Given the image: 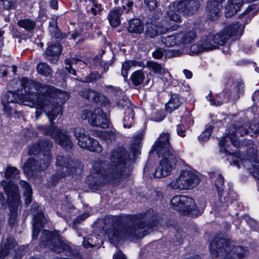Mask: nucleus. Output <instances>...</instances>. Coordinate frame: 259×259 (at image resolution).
Here are the masks:
<instances>
[{"label":"nucleus","instance_id":"f257e3e1","mask_svg":"<svg viewBox=\"0 0 259 259\" xmlns=\"http://www.w3.org/2000/svg\"><path fill=\"white\" fill-rule=\"evenodd\" d=\"M127 156L123 148L118 147L111 153L109 165L103 160L102 157L93 161L92 168L88 177L90 184L98 186L106 182L114 183V181L122 178L126 173Z\"/></svg>","mask_w":259,"mask_h":259},{"label":"nucleus","instance_id":"f03ea898","mask_svg":"<svg viewBox=\"0 0 259 259\" xmlns=\"http://www.w3.org/2000/svg\"><path fill=\"white\" fill-rule=\"evenodd\" d=\"M133 216L130 218L126 223L118 226L119 221L114 217H109L103 220V230L108 235L110 240L118 242L123 239L133 240L142 238L152 228V225L145 221L147 217L144 215Z\"/></svg>","mask_w":259,"mask_h":259},{"label":"nucleus","instance_id":"7ed1b4c3","mask_svg":"<svg viewBox=\"0 0 259 259\" xmlns=\"http://www.w3.org/2000/svg\"><path fill=\"white\" fill-rule=\"evenodd\" d=\"M30 86L34 91L36 90V97L42 102L41 105H36V119L41 115L42 111L45 112L51 122L62 114L61 105L69 98L66 92L36 81L30 83Z\"/></svg>","mask_w":259,"mask_h":259},{"label":"nucleus","instance_id":"20e7f679","mask_svg":"<svg viewBox=\"0 0 259 259\" xmlns=\"http://www.w3.org/2000/svg\"><path fill=\"white\" fill-rule=\"evenodd\" d=\"M40 243L41 245L45 247H48L55 253L64 252L66 255L70 257H81V254L78 249L68 245L64 241V238L57 231L43 230L40 238Z\"/></svg>","mask_w":259,"mask_h":259},{"label":"nucleus","instance_id":"39448f33","mask_svg":"<svg viewBox=\"0 0 259 259\" xmlns=\"http://www.w3.org/2000/svg\"><path fill=\"white\" fill-rule=\"evenodd\" d=\"M20 83L24 90V94L18 93L16 92H9L2 99V102L7 103L19 104L23 103L25 102H29V104H25V105L35 107L36 109V105H41L42 102L38 100L36 97V90L33 89L30 86V84L35 83V81L29 79L26 77L22 78L20 80Z\"/></svg>","mask_w":259,"mask_h":259},{"label":"nucleus","instance_id":"423d86ee","mask_svg":"<svg viewBox=\"0 0 259 259\" xmlns=\"http://www.w3.org/2000/svg\"><path fill=\"white\" fill-rule=\"evenodd\" d=\"M1 186L5 190L7 195V199L6 200L5 196L2 193L0 194V202L5 208L8 205L9 208V218L8 224L10 227H13L17 222L18 209L20 206V200L18 190L16 187L12 186V191H10L8 187L9 183L6 181L1 182Z\"/></svg>","mask_w":259,"mask_h":259},{"label":"nucleus","instance_id":"0eeeda50","mask_svg":"<svg viewBox=\"0 0 259 259\" xmlns=\"http://www.w3.org/2000/svg\"><path fill=\"white\" fill-rule=\"evenodd\" d=\"M258 132V127H257V123H249L246 125L245 127L243 125L240 123L234 124L232 126L230 127L229 129L228 133L225 137H224L221 140V144L223 145L221 148V150L229 152L230 153L229 147H224L225 145V142H228V139H229L230 142L232 144V146L236 148L237 143H241L238 141V136H243L244 135H249L250 137H256ZM234 151V149L232 150ZM231 153L233 152H231Z\"/></svg>","mask_w":259,"mask_h":259},{"label":"nucleus","instance_id":"6e6552de","mask_svg":"<svg viewBox=\"0 0 259 259\" xmlns=\"http://www.w3.org/2000/svg\"><path fill=\"white\" fill-rule=\"evenodd\" d=\"M53 121H50V125H37L36 128L41 133L52 137L63 148L67 150H71L73 144L68 132L54 125Z\"/></svg>","mask_w":259,"mask_h":259},{"label":"nucleus","instance_id":"1a4fd4ad","mask_svg":"<svg viewBox=\"0 0 259 259\" xmlns=\"http://www.w3.org/2000/svg\"><path fill=\"white\" fill-rule=\"evenodd\" d=\"M199 6L197 0H181L170 4L165 15L170 20L178 22L180 21L181 17L177 13V11L191 15L197 12Z\"/></svg>","mask_w":259,"mask_h":259},{"label":"nucleus","instance_id":"9d476101","mask_svg":"<svg viewBox=\"0 0 259 259\" xmlns=\"http://www.w3.org/2000/svg\"><path fill=\"white\" fill-rule=\"evenodd\" d=\"M228 142H225V145L224 147H229V149H228L230 152H233V149H234L233 153H231L229 152H226L224 150H221V148L223 147V145L221 144V141L219 143L220 152L225 153L227 154L231 155H235V158H233L232 162L233 164L237 166L238 168L240 167V164L237 158L239 157L240 161L241 162L243 165L242 161L244 160H247L248 158L253 159V155L255 154L256 151L255 149L253 147V145L251 143L250 141H249L248 145H245L244 142L241 143H237V146L236 148L233 147L232 146L231 143L230 142L229 139H228Z\"/></svg>","mask_w":259,"mask_h":259},{"label":"nucleus","instance_id":"9b49d317","mask_svg":"<svg viewBox=\"0 0 259 259\" xmlns=\"http://www.w3.org/2000/svg\"><path fill=\"white\" fill-rule=\"evenodd\" d=\"M171 207L175 210L183 213H187L192 216L196 217L202 213L204 205L198 208L194 203L192 198L185 196H174L171 200Z\"/></svg>","mask_w":259,"mask_h":259},{"label":"nucleus","instance_id":"f8f14e48","mask_svg":"<svg viewBox=\"0 0 259 259\" xmlns=\"http://www.w3.org/2000/svg\"><path fill=\"white\" fill-rule=\"evenodd\" d=\"M227 87L219 95L221 100L217 101L212 97H210L209 101L211 105L221 106L223 103L229 101L235 102L243 93L244 84L241 80L232 82V84L226 85Z\"/></svg>","mask_w":259,"mask_h":259},{"label":"nucleus","instance_id":"ddd939ff","mask_svg":"<svg viewBox=\"0 0 259 259\" xmlns=\"http://www.w3.org/2000/svg\"><path fill=\"white\" fill-rule=\"evenodd\" d=\"M199 183L198 176L191 171H182L176 179L171 181L168 185V187L174 190L191 189L196 187Z\"/></svg>","mask_w":259,"mask_h":259},{"label":"nucleus","instance_id":"4468645a","mask_svg":"<svg viewBox=\"0 0 259 259\" xmlns=\"http://www.w3.org/2000/svg\"><path fill=\"white\" fill-rule=\"evenodd\" d=\"M81 118L87 120L93 126L105 128L109 125L108 118L100 108H96L93 110H84L81 113Z\"/></svg>","mask_w":259,"mask_h":259},{"label":"nucleus","instance_id":"2eb2a0df","mask_svg":"<svg viewBox=\"0 0 259 259\" xmlns=\"http://www.w3.org/2000/svg\"><path fill=\"white\" fill-rule=\"evenodd\" d=\"M158 156L161 158V159L155 170L154 176L158 178L166 177L170 174L179 158L177 153H165L163 155H158Z\"/></svg>","mask_w":259,"mask_h":259},{"label":"nucleus","instance_id":"dca6fc26","mask_svg":"<svg viewBox=\"0 0 259 259\" xmlns=\"http://www.w3.org/2000/svg\"><path fill=\"white\" fill-rule=\"evenodd\" d=\"M244 26L238 23H233L226 27L215 35L213 34V42L216 45H224L233 36H240L242 35Z\"/></svg>","mask_w":259,"mask_h":259},{"label":"nucleus","instance_id":"f3484780","mask_svg":"<svg viewBox=\"0 0 259 259\" xmlns=\"http://www.w3.org/2000/svg\"><path fill=\"white\" fill-rule=\"evenodd\" d=\"M209 248L212 258H217L220 254L225 255L230 253V240L225 237L222 234L218 235L210 243Z\"/></svg>","mask_w":259,"mask_h":259},{"label":"nucleus","instance_id":"a211bd4d","mask_svg":"<svg viewBox=\"0 0 259 259\" xmlns=\"http://www.w3.org/2000/svg\"><path fill=\"white\" fill-rule=\"evenodd\" d=\"M18 244L15 239L11 236L8 237L3 240L0 246V259H4L10 254H16V257L21 258L22 255L25 253V247L21 246L17 250Z\"/></svg>","mask_w":259,"mask_h":259},{"label":"nucleus","instance_id":"6ab92c4d","mask_svg":"<svg viewBox=\"0 0 259 259\" xmlns=\"http://www.w3.org/2000/svg\"><path fill=\"white\" fill-rule=\"evenodd\" d=\"M169 137L168 133H162L152 146L151 151H156L157 155L176 153L170 146Z\"/></svg>","mask_w":259,"mask_h":259},{"label":"nucleus","instance_id":"aec40b11","mask_svg":"<svg viewBox=\"0 0 259 259\" xmlns=\"http://www.w3.org/2000/svg\"><path fill=\"white\" fill-rule=\"evenodd\" d=\"M216 49L213 38V33H209L201 37L197 44L191 46L190 50L192 54H198L203 52L213 50Z\"/></svg>","mask_w":259,"mask_h":259},{"label":"nucleus","instance_id":"412c9836","mask_svg":"<svg viewBox=\"0 0 259 259\" xmlns=\"http://www.w3.org/2000/svg\"><path fill=\"white\" fill-rule=\"evenodd\" d=\"M37 204H33L32 205L31 212L33 214V231L32 238L36 239L40 231V227H43L48 222L47 219L45 217L41 210L38 209Z\"/></svg>","mask_w":259,"mask_h":259},{"label":"nucleus","instance_id":"4be33fe9","mask_svg":"<svg viewBox=\"0 0 259 259\" xmlns=\"http://www.w3.org/2000/svg\"><path fill=\"white\" fill-rule=\"evenodd\" d=\"M56 165L58 172H61L62 177H66L73 173L75 170V164L68 157L58 155L56 157Z\"/></svg>","mask_w":259,"mask_h":259},{"label":"nucleus","instance_id":"5701e85b","mask_svg":"<svg viewBox=\"0 0 259 259\" xmlns=\"http://www.w3.org/2000/svg\"><path fill=\"white\" fill-rule=\"evenodd\" d=\"M125 5L126 6L123 5L122 8H116L109 12L108 19L112 27H117L120 24V16L123 13V10L126 9V7L127 8L126 12H131L132 7L134 5L133 2L128 1Z\"/></svg>","mask_w":259,"mask_h":259},{"label":"nucleus","instance_id":"b1692460","mask_svg":"<svg viewBox=\"0 0 259 259\" xmlns=\"http://www.w3.org/2000/svg\"><path fill=\"white\" fill-rule=\"evenodd\" d=\"M243 166L249 170L252 176L259 181V156L256 151L253 159L248 158L242 161Z\"/></svg>","mask_w":259,"mask_h":259},{"label":"nucleus","instance_id":"393cba45","mask_svg":"<svg viewBox=\"0 0 259 259\" xmlns=\"http://www.w3.org/2000/svg\"><path fill=\"white\" fill-rule=\"evenodd\" d=\"M225 0H209L207 3L206 11L208 17L214 21L219 17L221 4Z\"/></svg>","mask_w":259,"mask_h":259},{"label":"nucleus","instance_id":"a878e982","mask_svg":"<svg viewBox=\"0 0 259 259\" xmlns=\"http://www.w3.org/2000/svg\"><path fill=\"white\" fill-rule=\"evenodd\" d=\"M168 30V27L163 26L160 23L155 22L147 25L145 34L150 38H154L157 35L166 33Z\"/></svg>","mask_w":259,"mask_h":259},{"label":"nucleus","instance_id":"bb28decb","mask_svg":"<svg viewBox=\"0 0 259 259\" xmlns=\"http://www.w3.org/2000/svg\"><path fill=\"white\" fill-rule=\"evenodd\" d=\"M62 51V47L59 44L49 45L45 54V58L52 63H56Z\"/></svg>","mask_w":259,"mask_h":259},{"label":"nucleus","instance_id":"cd10ccee","mask_svg":"<svg viewBox=\"0 0 259 259\" xmlns=\"http://www.w3.org/2000/svg\"><path fill=\"white\" fill-rule=\"evenodd\" d=\"M5 177L6 180H3L1 183L3 181H6L9 183L10 186L8 188L11 191L13 189L12 186L13 187H16L19 190L18 187L13 182V180H18L20 177L19 170L16 167L10 165L8 166L5 171Z\"/></svg>","mask_w":259,"mask_h":259},{"label":"nucleus","instance_id":"c85d7f7f","mask_svg":"<svg viewBox=\"0 0 259 259\" xmlns=\"http://www.w3.org/2000/svg\"><path fill=\"white\" fill-rule=\"evenodd\" d=\"M216 177L214 184L220 197V200L217 203V206L220 208H224L228 205V204L223 203L222 198L221 196L224 189V179L223 176L221 174H217Z\"/></svg>","mask_w":259,"mask_h":259},{"label":"nucleus","instance_id":"c756f323","mask_svg":"<svg viewBox=\"0 0 259 259\" xmlns=\"http://www.w3.org/2000/svg\"><path fill=\"white\" fill-rule=\"evenodd\" d=\"M84 5L88 13H91L94 15L99 14L102 10L101 4L97 0H84Z\"/></svg>","mask_w":259,"mask_h":259},{"label":"nucleus","instance_id":"7c9ffc66","mask_svg":"<svg viewBox=\"0 0 259 259\" xmlns=\"http://www.w3.org/2000/svg\"><path fill=\"white\" fill-rule=\"evenodd\" d=\"M196 32L193 29L178 33V39L180 45L190 44L196 38Z\"/></svg>","mask_w":259,"mask_h":259},{"label":"nucleus","instance_id":"2f4dec72","mask_svg":"<svg viewBox=\"0 0 259 259\" xmlns=\"http://www.w3.org/2000/svg\"><path fill=\"white\" fill-rule=\"evenodd\" d=\"M228 6L227 8L228 12L226 13V17H230L235 14L240 9L242 5L243 4V0H228Z\"/></svg>","mask_w":259,"mask_h":259},{"label":"nucleus","instance_id":"473e14b6","mask_svg":"<svg viewBox=\"0 0 259 259\" xmlns=\"http://www.w3.org/2000/svg\"><path fill=\"white\" fill-rule=\"evenodd\" d=\"M20 185L23 190V194L25 197V204H29L32 201V190L30 185L26 181H21Z\"/></svg>","mask_w":259,"mask_h":259},{"label":"nucleus","instance_id":"72a5a7b5","mask_svg":"<svg viewBox=\"0 0 259 259\" xmlns=\"http://www.w3.org/2000/svg\"><path fill=\"white\" fill-rule=\"evenodd\" d=\"M160 40L163 45H164L167 47L180 45L179 41L178 39V33H175L165 36H161L160 37Z\"/></svg>","mask_w":259,"mask_h":259},{"label":"nucleus","instance_id":"f704fd0d","mask_svg":"<svg viewBox=\"0 0 259 259\" xmlns=\"http://www.w3.org/2000/svg\"><path fill=\"white\" fill-rule=\"evenodd\" d=\"M39 168L35 160L32 158L28 159L23 165L24 173L28 175H32L34 170H38Z\"/></svg>","mask_w":259,"mask_h":259},{"label":"nucleus","instance_id":"c9c22d12","mask_svg":"<svg viewBox=\"0 0 259 259\" xmlns=\"http://www.w3.org/2000/svg\"><path fill=\"white\" fill-rule=\"evenodd\" d=\"M144 30L143 22L139 19H133L130 21L128 31L131 33H141Z\"/></svg>","mask_w":259,"mask_h":259},{"label":"nucleus","instance_id":"e433bc0d","mask_svg":"<svg viewBox=\"0 0 259 259\" xmlns=\"http://www.w3.org/2000/svg\"><path fill=\"white\" fill-rule=\"evenodd\" d=\"M181 101L178 96L172 95L169 102L165 105L167 112L171 113L173 110L177 109L181 105Z\"/></svg>","mask_w":259,"mask_h":259},{"label":"nucleus","instance_id":"4c0bfd02","mask_svg":"<svg viewBox=\"0 0 259 259\" xmlns=\"http://www.w3.org/2000/svg\"><path fill=\"white\" fill-rule=\"evenodd\" d=\"M134 111L132 107L127 108L124 112V117L123 120L124 127H131L133 123L134 117Z\"/></svg>","mask_w":259,"mask_h":259},{"label":"nucleus","instance_id":"58836bf2","mask_svg":"<svg viewBox=\"0 0 259 259\" xmlns=\"http://www.w3.org/2000/svg\"><path fill=\"white\" fill-rule=\"evenodd\" d=\"M146 66L156 74H163L166 71L163 65L153 61H147Z\"/></svg>","mask_w":259,"mask_h":259},{"label":"nucleus","instance_id":"ea45409f","mask_svg":"<svg viewBox=\"0 0 259 259\" xmlns=\"http://www.w3.org/2000/svg\"><path fill=\"white\" fill-rule=\"evenodd\" d=\"M145 79V75L143 71L138 70L135 71L131 76V80L135 85L141 84Z\"/></svg>","mask_w":259,"mask_h":259},{"label":"nucleus","instance_id":"a19ab883","mask_svg":"<svg viewBox=\"0 0 259 259\" xmlns=\"http://www.w3.org/2000/svg\"><path fill=\"white\" fill-rule=\"evenodd\" d=\"M49 30L52 37L60 39L63 37L62 34L57 26V21L55 20H52L50 22Z\"/></svg>","mask_w":259,"mask_h":259},{"label":"nucleus","instance_id":"79ce46f5","mask_svg":"<svg viewBox=\"0 0 259 259\" xmlns=\"http://www.w3.org/2000/svg\"><path fill=\"white\" fill-rule=\"evenodd\" d=\"M38 73L45 76H49L52 74V69L51 67L46 63H40L37 66Z\"/></svg>","mask_w":259,"mask_h":259},{"label":"nucleus","instance_id":"37998d69","mask_svg":"<svg viewBox=\"0 0 259 259\" xmlns=\"http://www.w3.org/2000/svg\"><path fill=\"white\" fill-rule=\"evenodd\" d=\"M18 25L27 31H31L35 27V23L28 19L20 20L18 22Z\"/></svg>","mask_w":259,"mask_h":259},{"label":"nucleus","instance_id":"c03bdc74","mask_svg":"<svg viewBox=\"0 0 259 259\" xmlns=\"http://www.w3.org/2000/svg\"><path fill=\"white\" fill-rule=\"evenodd\" d=\"M139 63L137 61L133 60H128L125 61L122 64L121 69L122 75L124 77H126L127 76V71L132 67L136 66L138 65Z\"/></svg>","mask_w":259,"mask_h":259},{"label":"nucleus","instance_id":"a18cd8bd","mask_svg":"<svg viewBox=\"0 0 259 259\" xmlns=\"http://www.w3.org/2000/svg\"><path fill=\"white\" fill-rule=\"evenodd\" d=\"M43 156V158L40 159L38 164L39 170H44L48 167L52 159L51 156L49 152L47 154H44Z\"/></svg>","mask_w":259,"mask_h":259},{"label":"nucleus","instance_id":"49530a36","mask_svg":"<svg viewBox=\"0 0 259 259\" xmlns=\"http://www.w3.org/2000/svg\"><path fill=\"white\" fill-rule=\"evenodd\" d=\"M231 252L232 253V255L234 254L235 255L234 256H233V257L236 256L238 258H241L246 256V255L248 253V251L244 249L242 246H237L233 247L231 250Z\"/></svg>","mask_w":259,"mask_h":259},{"label":"nucleus","instance_id":"de8ad7c7","mask_svg":"<svg viewBox=\"0 0 259 259\" xmlns=\"http://www.w3.org/2000/svg\"><path fill=\"white\" fill-rule=\"evenodd\" d=\"M143 133L142 132H138L137 133L134 137V141L131 145V148L133 150H134L135 153L138 152V150L140 147L141 142L143 138Z\"/></svg>","mask_w":259,"mask_h":259},{"label":"nucleus","instance_id":"09e8293b","mask_svg":"<svg viewBox=\"0 0 259 259\" xmlns=\"http://www.w3.org/2000/svg\"><path fill=\"white\" fill-rule=\"evenodd\" d=\"M90 143L88 150L91 152H94L98 153H100L102 152V147L99 144V143L97 140L91 138V142Z\"/></svg>","mask_w":259,"mask_h":259},{"label":"nucleus","instance_id":"8fccbe9b","mask_svg":"<svg viewBox=\"0 0 259 259\" xmlns=\"http://www.w3.org/2000/svg\"><path fill=\"white\" fill-rule=\"evenodd\" d=\"M117 134L115 130H110L102 132L101 137L106 141H112L116 139Z\"/></svg>","mask_w":259,"mask_h":259},{"label":"nucleus","instance_id":"3c124183","mask_svg":"<svg viewBox=\"0 0 259 259\" xmlns=\"http://www.w3.org/2000/svg\"><path fill=\"white\" fill-rule=\"evenodd\" d=\"M64 177L61 176V172H58L57 170L56 172L52 175L48 180V185L49 187L55 186L58 183L61 178H64Z\"/></svg>","mask_w":259,"mask_h":259},{"label":"nucleus","instance_id":"603ef678","mask_svg":"<svg viewBox=\"0 0 259 259\" xmlns=\"http://www.w3.org/2000/svg\"><path fill=\"white\" fill-rule=\"evenodd\" d=\"M71 131L74 133V137L76 138L77 141L81 138L86 139L87 138H85V136H88L85 134V130L80 127L72 128L71 130Z\"/></svg>","mask_w":259,"mask_h":259},{"label":"nucleus","instance_id":"864d4df0","mask_svg":"<svg viewBox=\"0 0 259 259\" xmlns=\"http://www.w3.org/2000/svg\"><path fill=\"white\" fill-rule=\"evenodd\" d=\"M65 63L66 65L78 64V66L81 68L87 65L85 62L82 61L78 58L73 57L66 59L65 60Z\"/></svg>","mask_w":259,"mask_h":259},{"label":"nucleus","instance_id":"5fc2aeb1","mask_svg":"<svg viewBox=\"0 0 259 259\" xmlns=\"http://www.w3.org/2000/svg\"><path fill=\"white\" fill-rule=\"evenodd\" d=\"M101 78H102V76L99 73L96 72H92L84 78L83 81L85 82H91Z\"/></svg>","mask_w":259,"mask_h":259},{"label":"nucleus","instance_id":"6e6d98bb","mask_svg":"<svg viewBox=\"0 0 259 259\" xmlns=\"http://www.w3.org/2000/svg\"><path fill=\"white\" fill-rule=\"evenodd\" d=\"M41 146V151L48 152L53 146V143L49 140H42L38 141Z\"/></svg>","mask_w":259,"mask_h":259},{"label":"nucleus","instance_id":"4d7b16f0","mask_svg":"<svg viewBox=\"0 0 259 259\" xmlns=\"http://www.w3.org/2000/svg\"><path fill=\"white\" fill-rule=\"evenodd\" d=\"M41 151V146L40 143L38 141L34 143L32 145L30 146L28 151L29 155H36Z\"/></svg>","mask_w":259,"mask_h":259},{"label":"nucleus","instance_id":"13d9d810","mask_svg":"<svg viewBox=\"0 0 259 259\" xmlns=\"http://www.w3.org/2000/svg\"><path fill=\"white\" fill-rule=\"evenodd\" d=\"M212 130L211 126L209 125L208 127L199 136V141H206L208 140L210 137Z\"/></svg>","mask_w":259,"mask_h":259},{"label":"nucleus","instance_id":"bf43d9fd","mask_svg":"<svg viewBox=\"0 0 259 259\" xmlns=\"http://www.w3.org/2000/svg\"><path fill=\"white\" fill-rule=\"evenodd\" d=\"M85 138H81L78 140V145L81 148L88 149L89 144L91 142V137L88 135L85 136Z\"/></svg>","mask_w":259,"mask_h":259},{"label":"nucleus","instance_id":"052dcab7","mask_svg":"<svg viewBox=\"0 0 259 259\" xmlns=\"http://www.w3.org/2000/svg\"><path fill=\"white\" fill-rule=\"evenodd\" d=\"M89 100L98 102L99 101V98L101 97V94L94 90L90 89V93H89Z\"/></svg>","mask_w":259,"mask_h":259},{"label":"nucleus","instance_id":"680f3d73","mask_svg":"<svg viewBox=\"0 0 259 259\" xmlns=\"http://www.w3.org/2000/svg\"><path fill=\"white\" fill-rule=\"evenodd\" d=\"M246 223L255 231H258L259 228L257 227V223L253 219L249 218V217H245Z\"/></svg>","mask_w":259,"mask_h":259},{"label":"nucleus","instance_id":"e2e57ef3","mask_svg":"<svg viewBox=\"0 0 259 259\" xmlns=\"http://www.w3.org/2000/svg\"><path fill=\"white\" fill-rule=\"evenodd\" d=\"M245 13L249 16H253L257 13L256 5L255 4H252L248 7L245 11Z\"/></svg>","mask_w":259,"mask_h":259},{"label":"nucleus","instance_id":"0e129e2a","mask_svg":"<svg viewBox=\"0 0 259 259\" xmlns=\"http://www.w3.org/2000/svg\"><path fill=\"white\" fill-rule=\"evenodd\" d=\"M164 55V50L162 48H158L156 49L152 53V56L156 59H161Z\"/></svg>","mask_w":259,"mask_h":259},{"label":"nucleus","instance_id":"69168bd1","mask_svg":"<svg viewBox=\"0 0 259 259\" xmlns=\"http://www.w3.org/2000/svg\"><path fill=\"white\" fill-rule=\"evenodd\" d=\"M6 9H12L14 7L15 2L14 0H0Z\"/></svg>","mask_w":259,"mask_h":259},{"label":"nucleus","instance_id":"338daca9","mask_svg":"<svg viewBox=\"0 0 259 259\" xmlns=\"http://www.w3.org/2000/svg\"><path fill=\"white\" fill-rule=\"evenodd\" d=\"M2 104L3 105L4 110L5 112L9 113L10 114H12L13 113L15 112L16 110L10 105V103L2 102Z\"/></svg>","mask_w":259,"mask_h":259},{"label":"nucleus","instance_id":"774afa93","mask_svg":"<svg viewBox=\"0 0 259 259\" xmlns=\"http://www.w3.org/2000/svg\"><path fill=\"white\" fill-rule=\"evenodd\" d=\"M185 127L181 124H179L177 126V134L181 137H185Z\"/></svg>","mask_w":259,"mask_h":259}]
</instances>
